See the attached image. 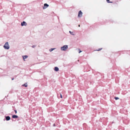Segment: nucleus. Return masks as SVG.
<instances>
[{
	"mask_svg": "<svg viewBox=\"0 0 130 130\" xmlns=\"http://www.w3.org/2000/svg\"><path fill=\"white\" fill-rule=\"evenodd\" d=\"M4 49L6 50H8L10 46L8 42H6L3 46Z\"/></svg>",
	"mask_w": 130,
	"mask_h": 130,
	"instance_id": "f257e3e1",
	"label": "nucleus"
},
{
	"mask_svg": "<svg viewBox=\"0 0 130 130\" xmlns=\"http://www.w3.org/2000/svg\"><path fill=\"white\" fill-rule=\"evenodd\" d=\"M68 48V45H64L63 46L61 47L60 48V49L62 51H65Z\"/></svg>",
	"mask_w": 130,
	"mask_h": 130,
	"instance_id": "f03ea898",
	"label": "nucleus"
},
{
	"mask_svg": "<svg viewBox=\"0 0 130 130\" xmlns=\"http://www.w3.org/2000/svg\"><path fill=\"white\" fill-rule=\"evenodd\" d=\"M83 13L81 11H79L78 12V18H80L82 16Z\"/></svg>",
	"mask_w": 130,
	"mask_h": 130,
	"instance_id": "7ed1b4c3",
	"label": "nucleus"
},
{
	"mask_svg": "<svg viewBox=\"0 0 130 130\" xmlns=\"http://www.w3.org/2000/svg\"><path fill=\"white\" fill-rule=\"evenodd\" d=\"M27 24L26 22L25 21H23L22 22L21 24V25L22 26H26L27 25Z\"/></svg>",
	"mask_w": 130,
	"mask_h": 130,
	"instance_id": "20e7f679",
	"label": "nucleus"
},
{
	"mask_svg": "<svg viewBox=\"0 0 130 130\" xmlns=\"http://www.w3.org/2000/svg\"><path fill=\"white\" fill-rule=\"evenodd\" d=\"M48 5L47 4H44V7H43V9H45L48 6Z\"/></svg>",
	"mask_w": 130,
	"mask_h": 130,
	"instance_id": "39448f33",
	"label": "nucleus"
},
{
	"mask_svg": "<svg viewBox=\"0 0 130 130\" xmlns=\"http://www.w3.org/2000/svg\"><path fill=\"white\" fill-rule=\"evenodd\" d=\"M23 60L24 61H25V59L28 57V56L27 55H23L22 56Z\"/></svg>",
	"mask_w": 130,
	"mask_h": 130,
	"instance_id": "423d86ee",
	"label": "nucleus"
},
{
	"mask_svg": "<svg viewBox=\"0 0 130 130\" xmlns=\"http://www.w3.org/2000/svg\"><path fill=\"white\" fill-rule=\"evenodd\" d=\"M69 32L71 35H72L74 36L75 35V32H72L71 31H69Z\"/></svg>",
	"mask_w": 130,
	"mask_h": 130,
	"instance_id": "0eeeda50",
	"label": "nucleus"
},
{
	"mask_svg": "<svg viewBox=\"0 0 130 130\" xmlns=\"http://www.w3.org/2000/svg\"><path fill=\"white\" fill-rule=\"evenodd\" d=\"M5 117L6 120L7 121L9 120L10 119V117L9 116L6 117Z\"/></svg>",
	"mask_w": 130,
	"mask_h": 130,
	"instance_id": "6e6552de",
	"label": "nucleus"
},
{
	"mask_svg": "<svg viewBox=\"0 0 130 130\" xmlns=\"http://www.w3.org/2000/svg\"><path fill=\"white\" fill-rule=\"evenodd\" d=\"M54 70L56 71H59V68L57 67H55L54 68Z\"/></svg>",
	"mask_w": 130,
	"mask_h": 130,
	"instance_id": "1a4fd4ad",
	"label": "nucleus"
},
{
	"mask_svg": "<svg viewBox=\"0 0 130 130\" xmlns=\"http://www.w3.org/2000/svg\"><path fill=\"white\" fill-rule=\"evenodd\" d=\"M12 118H18V116L16 115H13L12 117Z\"/></svg>",
	"mask_w": 130,
	"mask_h": 130,
	"instance_id": "9d476101",
	"label": "nucleus"
},
{
	"mask_svg": "<svg viewBox=\"0 0 130 130\" xmlns=\"http://www.w3.org/2000/svg\"><path fill=\"white\" fill-rule=\"evenodd\" d=\"M56 49L55 48H51L49 50V51L50 52H52V51Z\"/></svg>",
	"mask_w": 130,
	"mask_h": 130,
	"instance_id": "9b49d317",
	"label": "nucleus"
},
{
	"mask_svg": "<svg viewBox=\"0 0 130 130\" xmlns=\"http://www.w3.org/2000/svg\"><path fill=\"white\" fill-rule=\"evenodd\" d=\"M77 51L78 52V53H80V52H82V51H81L80 50V49H79V48L78 49H77Z\"/></svg>",
	"mask_w": 130,
	"mask_h": 130,
	"instance_id": "f8f14e48",
	"label": "nucleus"
},
{
	"mask_svg": "<svg viewBox=\"0 0 130 130\" xmlns=\"http://www.w3.org/2000/svg\"><path fill=\"white\" fill-rule=\"evenodd\" d=\"M23 86H25V87H27V83H26L25 84H23L22 85Z\"/></svg>",
	"mask_w": 130,
	"mask_h": 130,
	"instance_id": "ddd939ff",
	"label": "nucleus"
},
{
	"mask_svg": "<svg viewBox=\"0 0 130 130\" xmlns=\"http://www.w3.org/2000/svg\"><path fill=\"white\" fill-rule=\"evenodd\" d=\"M106 1L108 3H112V2H110L109 0H106Z\"/></svg>",
	"mask_w": 130,
	"mask_h": 130,
	"instance_id": "4468645a",
	"label": "nucleus"
},
{
	"mask_svg": "<svg viewBox=\"0 0 130 130\" xmlns=\"http://www.w3.org/2000/svg\"><path fill=\"white\" fill-rule=\"evenodd\" d=\"M115 98L116 100H117L119 99V98L118 97H115Z\"/></svg>",
	"mask_w": 130,
	"mask_h": 130,
	"instance_id": "2eb2a0df",
	"label": "nucleus"
},
{
	"mask_svg": "<svg viewBox=\"0 0 130 130\" xmlns=\"http://www.w3.org/2000/svg\"><path fill=\"white\" fill-rule=\"evenodd\" d=\"M102 49V48H99L98 50H97V51H99L100 50H101Z\"/></svg>",
	"mask_w": 130,
	"mask_h": 130,
	"instance_id": "dca6fc26",
	"label": "nucleus"
},
{
	"mask_svg": "<svg viewBox=\"0 0 130 130\" xmlns=\"http://www.w3.org/2000/svg\"><path fill=\"white\" fill-rule=\"evenodd\" d=\"M60 98H62V95L61 94H60Z\"/></svg>",
	"mask_w": 130,
	"mask_h": 130,
	"instance_id": "f3484780",
	"label": "nucleus"
},
{
	"mask_svg": "<svg viewBox=\"0 0 130 130\" xmlns=\"http://www.w3.org/2000/svg\"><path fill=\"white\" fill-rule=\"evenodd\" d=\"M14 111L15 112V113H17V111L16 110H14Z\"/></svg>",
	"mask_w": 130,
	"mask_h": 130,
	"instance_id": "a211bd4d",
	"label": "nucleus"
},
{
	"mask_svg": "<svg viewBox=\"0 0 130 130\" xmlns=\"http://www.w3.org/2000/svg\"><path fill=\"white\" fill-rule=\"evenodd\" d=\"M53 126H55V124H54L53 125Z\"/></svg>",
	"mask_w": 130,
	"mask_h": 130,
	"instance_id": "6ab92c4d",
	"label": "nucleus"
},
{
	"mask_svg": "<svg viewBox=\"0 0 130 130\" xmlns=\"http://www.w3.org/2000/svg\"><path fill=\"white\" fill-rule=\"evenodd\" d=\"M35 46H32V47H34Z\"/></svg>",
	"mask_w": 130,
	"mask_h": 130,
	"instance_id": "aec40b11",
	"label": "nucleus"
},
{
	"mask_svg": "<svg viewBox=\"0 0 130 130\" xmlns=\"http://www.w3.org/2000/svg\"><path fill=\"white\" fill-rule=\"evenodd\" d=\"M80 25H78V26H79V27H80Z\"/></svg>",
	"mask_w": 130,
	"mask_h": 130,
	"instance_id": "412c9836",
	"label": "nucleus"
},
{
	"mask_svg": "<svg viewBox=\"0 0 130 130\" xmlns=\"http://www.w3.org/2000/svg\"><path fill=\"white\" fill-rule=\"evenodd\" d=\"M13 79H14V78H12V80H13Z\"/></svg>",
	"mask_w": 130,
	"mask_h": 130,
	"instance_id": "4be33fe9",
	"label": "nucleus"
}]
</instances>
